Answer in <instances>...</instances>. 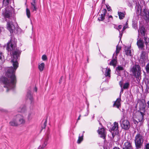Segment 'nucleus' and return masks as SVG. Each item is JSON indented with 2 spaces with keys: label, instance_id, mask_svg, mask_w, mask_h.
<instances>
[{
  "label": "nucleus",
  "instance_id": "dca6fc26",
  "mask_svg": "<svg viewBox=\"0 0 149 149\" xmlns=\"http://www.w3.org/2000/svg\"><path fill=\"white\" fill-rule=\"evenodd\" d=\"M124 70V68L121 65L118 66L116 68V71L117 72L118 74L119 75H120V71Z\"/></svg>",
  "mask_w": 149,
  "mask_h": 149
},
{
  "label": "nucleus",
  "instance_id": "3c124183",
  "mask_svg": "<svg viewBox=\"0 0 149 149\" xmlns=\"http://www.w3.org/2000/svg\"><path fill=\"white\" fill-rule=\"evenodd\" d=\"M0 111L2 112H6V110L2 109H0Z\"/></svg>",
  "mask_w": 149,
  "mask_h": 149
},
{
  "label": "nucleus",
  "instance_id": "13d9d810",
  "mask_svg": "<svg viewBox=\"0 0 149 149\" xmlns=\"http://www.w3.org/2000/svg\"><path fill=\"white\" fill-rule=\"evenodd\" d=\"M31 115V114L30 113H29V115L28 116V119L29 120L30 118Z\"/></svg>",
  "mask_w": 149,
  "mask_h": 149
},
{
  "label": "nucleus",
  "instance_id": "ea45409f",
  "mask_svg": "<svg viewBox=\"0 0 149 149\" xmlns=\"http://www.w3.org/2000/svg\"><path fill=\"white\" fill-rule=\"evenodd\" d=\"M102 14L105 16L107 13V10L106 9H103V10H102Z\"/></svg>",
  "mask_w": 149,
  "mask_h": 149
},
{
  "label": "nucleus",
  "instance_id": "b1692460",
  "mask_svg": "<svg viewBox=\"0 0 149 149\" xmlns=\"http://www.w3.org/2000/svg\"><path fill=\"white\" fill-rule=\"evenodd\" d=\"M45 64L44 63H42L38 65V68L40 72L42 71L45 67Z\"/></svg>",
  "mask_w": 149,
  "mask_h": 149
},
{
  "label": "nucleus",
  "instance_id": "37998d69",
  "mask_svg": "<svg viewBox=\"0 0 149 149\" xmlns=\"http://www.w3.org/2000/svg\"><path fill=\"white\" fill-rule=\"evenodd\" d=\"M133 122L136 125L139 123V122L137 121L135 119H134L133 120Z\"/></svg>",
  "mask_w": 149,
  "mask_h": 149
},
{
  "label": "nucleus",
  "instance_id": "e433bc0d",
  "mask_svg": "<svg viewBox=\"0 0 149 149\" xmlns=\"http://www.w3.org/2000/svg\"><path fill=\"white\" fill-rule=\"evenodd\" d=\"M31 9L32 12L36 11L38 10V8L36 7V6H31Z\"/></svg>",
  "mask_w": 149,
  "mask_h": 149
},
{
  "label": "nucleus",
  "instance_id": "4d7b16f0",
  "mask_svg": "<svg viewBox=\"0 0 149 149\" xmlns=\"http://www.w3.org/2000/svg\"><path fill=\"white\" fill-rule=\"evenodd\" d=\"M62 77H61V78L60 79L59 83H61V80H62Z\"/></svg>",
  "mask_w": 149,
  "mask_h": 149
},
{
  "label": "nucleus",
  "instance_id": "79ce46f5",
  "mask_svg": "<svg viewBox=\"0 0 149 149\" xmlns=\"http://www.w3.org/2000/svg\"><path fill=\"white\" fill-rule=\"evenodd\" d=\"M137 25L135 22H133L132 24V27L134 29H136V28Z\"/></svg>",
  "mask_w": 149,
  "mask_h": 149
},
{
  "label": "nucleus",
  "instance_id": "393cba45",
  "mask_svg": "<svg viewBox=\"0 0 149 149\" xmlns=\"http://www.w3.org/2000/svg\"><path fill=\"white\" fill-rule=\"evenodd\" d=\"M83 134H82L81 136H80V134H79L78 139L77 141V143L78 144H80L81 143L83 140Z\"/></svg>",
  "mask_w": 149,
  "mask_h": 149
},
{
  "label": "nucleus",
  "instance_id": "cd10ccee",
  "mask_svg": "<svg viewBox=\"0 0 149 149\" xmlns=\"http://www.w3.org/2000/svg\"><path fill=\"white\" fill-rule=\"evenodd\" d=\"M146 52L144 51H142L141 53V57L142 59H145L146 57Z\"/></svg>",
  "mask_w": 149,
  "mask_h": 149
},
{
  "label": "nucleus",
  "instance_id": "9b49d317",
  "mask_svg": "<svg viewBox=\"0 0 149 149\" xmlns=\"http://www.w3.org/2000/svg\"><path fill=\"white\" fill-rule=\"evenodd\" d=\"M144 43L143 40L141 38H140L139 40H137L136 44L138 48L139 49H141V50H143L144 47Z\"/></svg>",
  "mask_w": 149,
  "mask_h": 149
},
{
  "label": "nucleus",
  "instance_id": "bb28decb",
  "mask_svg": "<svg viewBox=\"0 0 149 149\" xmlns=\"http://www.w3.org/2000/svg\"><path fill=\"white\" fill-rule=\"evenodd\" d=\"M25 106H22L18 109V111L19 112H23L25 111Z\"/></svg>",
  "mask_w": 149,
  "mask_h": 149
},
{
  "label": "nucleus",
  "instance_id": "bf43d9fd",
  "mask_svg": "<svg viewBox=\"0 0 149 149\" xmlns=\"http://www.w3.org/2000/svg\"><path fill=\"white\" fill-rule=\"evenodd\" d=\"M81 116V114H80L79 115V117H78V118L77 119V120H80V118Z\"/></svg>",
  "mask_w": 149,
  "mask_h": 149
},
{
  "label": "nucleus",
  "instance_id": "4468645a",
  "mask_svg": "<svg viewBox=\"0 0 149 149\" xmlns=\"http://www.w3.org/2000/svg\"><path fill=\"white\" fill-rule=\"evenodd\" d=\"M138 31L139 32L140 31L142 36H146V29L143 25L141 26V27H139V30Z\"/></svg>",
  "mask_w": 149,
  "mask_h": 149
},
{
  "label": "nucleus",
  "instance_id": "4c0bfd02",
  "mask_svg": "<svg viewBox=\"0 0 149 149\" xmlns=\"http://www.w3.org/2000/svg\"><path fill=\"white\" fill-rule=\"evenodd\" d=\"M31 6H36V0H32L31 2Z\"/></svg>",
  "mask_w": 149,
  "mask_h": 149
},
{
  "label": "nucleus",
  "instance_id": "a19ab883",
  "mask_svg": "<svg viewBox=\"0 0 149 149\" xmlns=\"http://www.w3.org/2000/svg\"><path fill=\"white\" fill-rule=\"evenodd\" d=\"M42 59L43 61H46L47 60V57L45 55H43L42 57Z\"/></svg>",
  "mask_w": 149,
  "mask_h": 149
},
{
  "label": "nucleus",
  "instance_id": "f3484780",
  "mask_svg": "<svg viewBox=\"0 0 149 149\" xmlns=\"http://www.w3.org/2000/svg\"><path fill=\"white\" fill-rule=\"evenodd\" d=\"M143 12L144 13L146 19L145 20L148 21L149 20V10H147L146 8H145L143 10Z\"/></svg>",
  "mask_w": 149,
  "mask_h": 149
},
{
  "label": "nucleus",
  "instance_id": "412c9836",
  "mask_svg": "<svg viewBox=\"0 0 149 149\" xmlns=\"http://www.w3.org/2000/svg\"><path fill=\"white\" fill-rule=\"evenodd\" d=\"M111 70L109 68H107L105 70V73L104 74L106 77H110Z\"/></svg>",
  "mask_w": 149,
  "mask_h": 149
},
{
  "label": "nucleus",
  "instance_id": "6ab92c4d",
  "mask_svg": "<svg viewBox=\"0 0 149 149\" xmlns=\"http://www.w3.org/2000/svg\"><path fill=\"white\" fill-rule=\"evenodd\" d=\"M141 102L142 104V108L143 109V111L145 110V109L146 108V106L148 107V104L147 103V102H146V100L145 99H142L141 100Z\"/></svg>",
  "mask_w": 149,
  "mask_h": 149
},
{
  "label": "nucleus",
  "instance_id": "7c9ffc66",
  "mask_svg": "<svg viewBox=\"0 0 149 149\" xmlns=\"http://www.w3.org/2000/svg\"><path fill=\"white\" fill-rule=\"evenodd\" d=\"M126 54L127 56H131V52L130 50H129V48H128L125 51Z\"/></svg>",
  "mask_w": 149,
  "mask_h": 149
},
{
  "label": "nucleus",
  "instance_id": "0eeeda50",
  "mask_svg": "<svg viewBox=\"0 0 149 149\" xmlns=\"http://www.w3.org/2000/svg\"><path fill=\"white\" fill-rule=\"evenodd\" d=\"M144 112V111L143 112L140 111V110L138 111V114L137 116V118L139 122L141 123H143L144 120V116L145 115Z\"/></svg>",
  "mask_w": 149,
  "mask_h": 149
},
{
  "label": "nucleus",
  "instance_id": "5701e85b",
  "mask_svg": "<svg viewBox=\"0 0 149 149\" xmlns=\"http://www.w3.org/2000/svg\"><path fill=\"white\" fill-rule=\"evenodd\" d=\"M27 98H29L31 101V102L33 101V98L32 95L31 94V92L30 91H29L27 92Z\"/></svg>",
  "mask_w": 149,
  "mask_h": 149
},
{
  "label": "nucleus",
  "instance_id": "423d86ee",
  "mask_svg": "<svg viewBox=\"0 0 149 149\" xmlns=\"http://www.w3.org/2000/svg\"><path fill=\"white\" fill-rule=\"evenodd\" d=\"M3 14L5 18H9L12 15V10L10 7L9 6L6 7Z\"/></svg>",
  "mask_w": 149,
  "mask_h": 149
},
{
  "label": "nucleus",
  "instance_id": "aec40b11",
  "mask_svg": "<svg viewBox=\"0 0 149 149\" xmlns=\"http://www.w3.org/2000/svg\"><path fill=\"white\" fill-rule=\"evenodd\" d=\"M144 82L146 85V89H145V93L147 94L149 92V81H145Z\"/></svg>",
  "mask_w": 149,
  "mask_h": 149
},
{
  "label": "nucleus",
  "instance_id": "72a5a7b5",
  "mask_svg": "<svg viewBox=\"0 0 149 149\" xmlns=\"http://www.w3.org/2000/svg\"><path fill=\"white\" fill-rule=\"evenodd\" d=\"M105 18V16L103 15L102 14H101L100 15V17H99L98 18V20L99 21H102Z\"/></svg>",
  "mask_w": 149,
  "mask_h": 149
},
{
  "label": "nucleus",
  "instance_id": "e2e57ef3",
  "mask_svg": "<svg viewBox=\"0 0 149 149\" xmlns=\"http://www.w3.org/2000/svg\"><path fill=\"white\" fill-rule=\"evenodd\" d=\"M88 113H89V112H88V111L87 110L86 114L84 116H87L88 115Z\"/></svg>",
  "mask_w": 149,
  "mask_h": 149
},
{
  "label": "nucleus",
  "instance_id": "f03ea898",
  "mask_svg": "<svg viewBox=\"0 0 149 149\" xmlns=\"http://www.w3.org/2000/svg\"><path fill=\"white\" fill-rule=\"evenodd\" d=\"M143 137L142 134L138 133L135 137V143L136 149H139L141 148L143 142Z\"/></svg>",
  "mask_w": 149,
  "mask_h": 149
},
{
  "label": "nucleus",
  "instance_id": "0e129e2a",
  "mask_svg": "<svg viewBox=\"0 0 149 149\" xmlns=\"http://www.w3.org/2000/svg\"><path fill=\"white\" fill-rule=\"evenodd\" d=\"M105 2V0H102V3H104Z\"/></svg>",
  "mask_w": 149,
  "mask_h": 149
},
{
  "label": "nucleus",
  "instance_id": "49530a36",
  "mask_svg": "<svg viewBox=\"0 0 149 149\" xmlns=\"http://www.w3.org/2000/svg\"><path fill=\"white\" fill-rule=\"evenodd\" d=\"M106 7L109 11H110L111 10H112L111 9V7L110 6H109V5H106Z\"/></svg>",
  "mask_w": 149,
  "mask_h": 149
},
{
  "label": "nucleus",
  "instance_id": "c85d7f7f",
  "mask_svg": "<svg viewBox=\"0 0 149 149\" xmlns=\"http://www.w3.org/2000/svg\"><path fill=\"white\" fill-rule=\"evenodd\" d=\"M10 0H3V4L5 6H7L9 3Z\"/></svg>",
  "mask_w": 149,
  "mask_h": 149
},
{
  "label": "nucleus",
  "instance_id": "09e8293b",
  "mask_svg": "<svg viewBox=\"0 0 149 149\" xmlns=\"http://www.w3.org/2000/svg\"><path fill=\"white\" fill-rule=\"evenodd\" d=\"M2 57H3V53L2 52L0 51V60L1 59Z\"/></svg>",
  "mask_w": 149,
  "mask_h": 149
},
{
  "label": "nucleus",
  "instance_id": "2eb2a0df",
  "mask_svg": "<svg viewBox=\"0 0 149 149\" xmlns=\"http://www.w3.org/2000/svg\"><path fill=\"white\" fill-rule=\"evenodd\" d=\"M116 56L114 58H113L111 61L110 62L109 64L113 66H116L117 63V57Z\"/></svg>",
  "mask_w": 149,
  "mask_h": 149
},
{
  "label": "nucleus",
  "instance_id": "ddd939ff",
  "mask_svg": "<svg viewBox=\"0 0 149 149\" xmlns=\"http://www.w3.org/2000/svg\"><path fill=\"white\" fill-rule=\"evenodd\" d=\"M9 124L10 125L13 126H16L18 125L16 115L14 116L12 120L9 122Z\"/></svg>",
  "mask_w": 149,
  "mask_h": 149
},
{
  "label": "nucleus",
  "instance_id": "5fc2aeb1",
  "mask_svg": "<svg viewBox=\"0 0 149 149\" xmlns=\"http://www.w3.org/2000/svg\"><path fill=\"white\" fill-rule=\"evenodd\" d=\"M119 84L120 86L121 87L122 86V85H123V84H122L121 83V81H120L119 82Z\"/></svg>",
  "mask_w": 149,
  "mask_h": 149
},
{
  "label": "nucleus",
  "instance_id": "a18cd8bd",
  "mask_svg": "<svg viewBox=\"0 0 149 149\" xmlns=\"http://www.w3.org/2000/svg\"><path fill=\"white\" fill-rule=\"evenodd\" d=\"M123 31H119V37H120V38H121V37L122 36L123 34Z\"/></svg>",
  "mask_w": 149,
  "mask_h": 149
},
{
  "label": "nucleus",
  "instance_id": "680f3d73",
  "mask_svg": "<svg viewBox=\"0 0 149 149\" xmlns=\"http://www.w3.org/2000/svg\"><path fill=\"white\" fill-rule=\"evenodd\" d=\"M34 90L36 92H37V88L36 87L35 88Z\"/></svg>",
  "mask_w": 149,
  "mask_h": 149
},
{
  "label": "nucleus",
  "instance_id": "f704fd0d",
  "mask_svg": "<svg viewBox=\"0 0 149 149\" xmlns=\"http://www.w3.org/2000/svg\"><path fill=\"white\" fill-rule=\"evenodd\" d=\"M145 68L147 73L149 74V62L146 65Z\"/></svg>",
  "mask_w": 149,
  "mask_h": 149
},
{
  "label": "nucleus",
  "instance_id": "de8ad7c7",
  "mask_svg": "<svg viewBox=\"0 0 149 149\" xmlns=\"http://www.w3.org/2000/svg\"><path fill=\"white\" fill-rule=\"evenodd\" d=\"M145 148L146 149H149V142L147 143L146 145Z\"/></svg>",
  "mask_w": 149,
  "mask_h": 149
},
{
  "label": "nucleus",
  "instance_id": "6e6552de",
  "mask_svg": "<svg viewBox=\"0 0 149 149\" xmlns=\"http://www.w3.org/2000/svg\"><path fill=\"white\" fill-rule=\"evenodd\" d=\"M121 94H120L119 97L117 98L116 100L114 102L113 106V107H116L119 109H120V107H121Z\"/></svg>",
  "mask_w": 149,
  "mask_h": 149
},
{
  "label": "nucleus",
  "instance_id": "6e6d98bb",
  "mask_svg": "<svg viewBox=\"0 0 149 149\" xmlns=\"http://www.w3.org/2000/svg\"><path fill=\"white\" fill-rule=\"evenodd\" d=\"M112 20H111V19H110L109 18H108V20L107 22H111V21Z\"/></svg>",
  "mask_w": 149,
  "mask_h": 149
},
{
  "label": "nucleus",
  "instance_id": "7ed1b4c3",
  "mask_svg": "<svg viewBox=\"0 0 149 149\" xmlns=\"http://www.w3.org/2000/svg\"><path fill=\"white\" fill-rule=\"evenodd\" d=\"M131 70L135 77L139 79L141 75V68L140 66L138 64H136L133 66Z\"/></svg>",
  "mask_w": 149,
  "mask_h": 149
},
{
  "label": "nucleus",
  "instance_id": "338daca9",
  "mask_svg": "<svg viewBox=\"0 0 149 149\" xmlns=\"http://www.w3.org/2000/svg\"><path fill=\"white\" fill-rule=\"evenodd\" d=\"M99 124L100 125H101L102 126V124H101V123L100 122L99 123Z\"/></svg>",
  "mask_w": 149,
  "mask_h": 149
},
{
  "label": "nucleus",
  "instance_id": "052dcab7",
  "mask_svg": "<svg viewBox=\"0 0 149 149\" xmlns=\"http://www.w3.org/2000/svg\"><path fill=\"white\" fill-rule=\"evenodd\" d=\"M123 90L122 88H121V90L120 91V94H121V93H123Z\"/></svg>",
  "mask_w": 149,
  "mask_h": 149
},
{
  "label": "nucleus",
  "instance_id": "f8f14e48",
  "mask_svg": "<svg viewBox=\"0 0 149 149\" xmlns=\"http://www.w3.org/2000/svg\"><path fill=\"white\" fill-rule=\"evenodd\" d=\"M123 149H133L132 143L130 142L127 141L125 142L122 147Z\"/></svg>",
  "mask_w": 149,
  "mask_h": 149
},
{
  "label": "nucleus",
  "instance_id": "c9c22d12",
  "mask_svg": "<svg viewBox=\"0 0 149 149\" xmlns=\"http://www.w3.org/2000/svg\"><path fill=\"white\" fill-rule=\"evenodd\" d=\"M47 123V118L45 120V122L43 123V125H42L41 126V127L42 128V130L45 129L46 126V124Z\"/></svg>",
  "mask_w": 149,
  "mask_h": 149
},
{
  "label": "nucleus",
  "instance_id": "c756f323",
  "mask_svg": "<svg viewBox=\"0 0 149 149\" xmlns=\"http://www.w3.org/2000/svg\"><path fill=\"white\" fill-rule=\"evenodd\" d=\"M142 37H143V38L144 39L145 44L147 45V44L149 42V38L146 36Z\"/></svg>",
  "mask_w": 149,
  "mask_h": 149
},
{
  "label": "nucleus",
  "instance_id": "a211bd4d",
  "mask_svg": "<svg viewBox=\"0 0 149 149\" xmlns=\"http://www.w3.org/2000/svg\"><path fill=\"white\" fill-rule=\"evenodd\" d=\"M49 139L48 137H47L45 139L43 144L42 146H40L38 149H44V148L47 146V141Z\"/></svg>",
  "mask_w": 149,
  "mask_h": 149
},
{
  "label": "nucleus",
  "instance_id": "8fccbe9b",
  "mask_svg": "<svg viewBox=\"0 0 149 149\" xmlns=\"http://www.w3.org/2000/svg\"><path fill=\"white\" fill-rule=\"evenodd\" d=\"M122 25H119L118 26V28H117V29L118 30V31H120L119 30V29H120L122 28Z\"/></svg>",
  "mask_w": 149,
  "mask_h": 149
},
{
  "label": "nucleus",
  "instance_id": "58836bf2",
  "mask_svg": "<svg viewBox=\"0 0 149 149\" xmlns=\"http://www.w3.org/2000/svg\"><path fill=\"white\" fill-rule=\"evenodd\" d=\"M127 22L128 21L126 22L125 25L123 27V29L121 31H123L126 29L128 28V23Z\"/></svg>",
  "mask_w": 149,
  "mask_h": 149
},
{
  "label": "nucleus",
  "instance_id": "864d4df0",
  "mask_svg": "<svg viewBox=\"0 0 149 149\" xmlns=\"http://www.w3.org/2000/svg\"><path fill=\"white\" fill-rule=\"evenodd\" d=\"M113 149H120L118 147H115Z\"/></svg>",
  "mask_w": 149,
  "mask_h": 149
},
{
  "label": "nucleus",
  "instance_id": "2f4dec72",
  "mask_svg": "<svg viewBox=\"0 0 149 149\" xmlns=\"http://www.w3.org/2000/svg\"><path fill=\"white\" fill-rule=\"evenodd\" d=\"M26 14L27 17L29 18L30 17V12L28 8H27L26 9Z\"/></svg>",
  "mask_w": 149,
  "mask_h": 149
},
{
  "label": "nucleus",
  "instance_id": "a878e982",
  "mask_svg": "<svg viewBox=\"0 0 149 149\" xmlns=\"http://www.w3.org/2000/svg\"><path fill=\"white\" fill-rule=\"evenodd\" d=\"M130 86V83L127 82L124 84L123 88L124 89H128Z\"/></svg>",
  "mask_w": 149,
  "mask_h": 149
},
{
  "label": "nucleus",
  "instance_id": "f257e3e1",
  "mask_svg": "<svg viewBox=\"0 0 149 149\" xmlns=\"http://www.w3.org/2000/svg\"><path fill=\"white\" fill-rule=\"evenodd\" d=\"M7 26L8 30L10 31L11 36L10 41L7 43L6 49L9 52L11 58H13L11 63L13 67L9 68L7 70L6 75V77L10 78L8 79L5 77L1 79V80L5 85L4 87L13 89L15 86L16 78L15 75V72L18 67L17 60L19 57L22 51L19 48L17 47V39L12 36V34L15 29V26L11 21L7 22Z\"/></svg>",
  "mask_w": 149,
  "mask_h": 149
},
{
  "label": "nucleus",
  "instance_id": "39448f33",
  "mask_svg": "<svg viewBox=\"0 0 149 149\" xmlns=\"http://www.w3.org/2000/svg\"><path fill=\"white\" fill-rule=\"evenodd\" d=\"M118 123L115 122L113 123V125L112 127L110 128L109 130L112 134L113 138L116 135H118L119 134V131L118 129Z\"/></svg>",
  "mask_w": 149,
  "mask_h": 149
},
{
  "label": "nucleus",
  "instance_id": "603ef678",
  "mask_svg": "<svg viewBox=\"0 0 149 149\" xmlns=\"http://www.w3.org/2000/svg\"><path fill=\"white\" fill-rule=\"evenodd\" d=\"M108 17H109V18H111V20H112L113 19V17L111 15H110Z\"/></svg>",
  "mask_w": 149,
  "mask_h": 149
},
{
  "label": "nucleus",
  "instance_id": "69168bd1",
  "mask_svg": "<svg viewBox=\"0 0 149 149\" xmlns=\"http://www.w3.org/2000/svg\"><path fill=\"white\" fill-rule=\"evenodd\" d=\"M103 69H104L103 68H102V71L103 73H104L103 71Z\"/></svg>",
  "mask_w": 149,
  "mask_h": 149
},
{
  "label": "nucleus",
  "instance_id": "c03bdc74",
  "mask_svg": "<svg viewBox=\"0 0 149 149\" xmlns=\"http://www.w3.org/2000/svg\"><path fill=\"white\" fill-rule=\"evenodd\" d=\"M127 5L131 8H132V3L130 2H128L127 3Z\"/></svg>",
  "mask_w": 149,
  "mask_h": 149
},
{
  "label": "nucleus",
  "instance_id": "774afa93",
  "mask_svg": "<svg viewBox=\"0 0 149 149\" xmlns=\"http://www.w3.org/2000/svg\"><path fill=\"white\" fill-rule=\"evenodd\" d=\"M142 91H143V87L142 86Z\"/></svg>",
  "mask_w": 149,
  "mask_h": 149
},
{
  "label": "nucleus",
  "instance_id": "20e7f679",
  "mask_svg": "<svg viewBox=\"0 0 149 149\" xmlns=\"http://www.w3.org/2000/svg\"><path fill=\"white\" fill-rule=\"evenodd\" d=\"M125 117L124 116L120 121V125L122 128L125 130H128L130 127L129 121L125 119Z\"/></svg>",
  "mask_w": 149,
  "mask_h": 149
},
{
  "label": "nucleus",
  "instance_id": "9d476101",
  "mask_svg": "<svg viewBox=\"0 0 149 149\" xmlns=\"http://www.w3.org/2000/svg\"><path fill=\"white\" fill-rule=\"evenodd\" d=\"M16 118L18 125L23 124L25 123V120L22 116L20 114H18L16 115Z\"/></svg>",
  "mask_w": 149,
  "mask_h": 149
},
{
  "label": "nucleus",
  "instance_id": "473e14b6",
  "mask_svg": "<svg viewBox=\"0 0 149 149\" xmlns=\"http://www.w3.org/2000/svg\"><path fill=\"white\" fill-rule=\"evenodd\" d=\"M121 49V47H118V45H117L116 47V56H117L118 54L119 53Z\"/></svg>",
  "mask_w": 149,
  "mask_h": 149
},
{
  "label": "nucleus",
  "instance_id": "4be33fe9",
  "mask_svg": "<svg viewBox=\"0 0 149 149\" xmlns=\"http://www.w3.org/2000/svg\"><path fill=\"white\" fill-rule=\"evenodd\" d=\"M124 13H125V12H121L118 11V15L119 16L120 19H122L125 17V14Z\"/></svg>",
  "mask_w": 149,
  "mask_h": 149
},
{
  "label": "nucleus",
  "instance_id": "1a4fd4ad",
  "mask_svg": "<svg viewBox=\"0 0 149 149\" xmlns=\"http://www.w3.org/2000/svg\"><path fill=\"white\" fill-rule=\"evenodd\" d=\"M97 131L100 136V137L102 138L104 140H105L107 133L105 131L104 129L103 128H101L100 129L98 130Z\"/></svg>",
  "mask_w": 149,
  "mask_h": 149
}]
</instances>
